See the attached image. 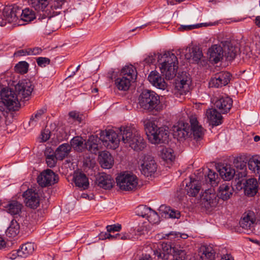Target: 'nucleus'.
<instances>
[{
	"label": "nucleus",
	"mask_w": 260,
	"mask_h": 260,
	"mask_svg": "<svg viewBox=\"0 0 260 260\" xmlns=\"http://www.w3.org/2000/svg\"><path fill=\"white\" fill-rule=\"evenodd\" d=\"M103 138V144L108 148L115 149L119 146L120 142L125 147H131L135 151H141L146 147V142L139 132L129 126H122L118 133L113 130L105 132Z\"/></svg>",
	"instance_id": "nucleus-1"
},
{
	"label": "nucleus",
	"mask_w": 260,
	"mask_h": 260,
	"mask_svg": "<svg viewBox=\"0 0 260 260\" xmlns=\"http://www.w3.org/2000/svg\"><path fill=\"white\" fill-rule=\"evenodd\" d=\"M189 122L191 128L188 124L184 122H179L172 127L174 137L178 141H183L192 133L194 139H199L203 137L204 132L201 125L199 124L196 115L189 116Z\"/></svg>",
	"instance_id": "nucleus-2"
},
{
	"label": "nucleus",
	"mask_w": 260,
	"mask_h": 260,
	"mask_svg": "<svg viewBox=\"0 0 260 260\" xmlns=\"http://www.w3.org/2000/svg\"><path fill=\"white\" fill-rule=\"evenodd\" d=\"M121 229V225L119 224L108 225L106 226V232H102L99 234V239L105 240L107 239L111 240L122 241L126 242L129 240L134 241L138 238V235L134 231L132 232H121L120 233L114 234L116 232H119Z\"/></svg>",
	"instance_id": "nucleus-3"
},
{
	"label": "nucleus",
	"mask_w": 260,
	"mask_h": 260,
	"mask_svg": "<svg viewBox=\"0 0 260 260\" xmlns=\"http://www.w3.org/2000/svg\"><path fill=\"white\" fill-rule=\"evenodd\" d=\"M158 61L160 64L161 73L167 79H172L176 75L178 69V59L176 55L168 51L162 55L159 54Z\"/></svg>",
	"instance_id": "nucleus-4"
},
{
	"label": "nucleus",
	"mask_w": 260,
	"mask_h": 260,
	"mask_svg": "<svg viewBox=\"0 0 260 260\" xmlns=\"http://www.w3.org/2000/svg\"><path fill=\"white\" fill-rule=\"evenodd\" d=\"M146 134L152 144L164 142L169 137L168 131L164 127H157L155 123L150 120L144 121Z\"/></svg>",
	"instance_id": "nucleus-5"
},
{
	"label": "nucleus",
	"mask_w": 260,
	"mask_h": 260,
	"mask_svg": "<svg viewBox=\"0 0 260 260\" xmlns=\"http://www.w3.org/2000/svg\"><path fill=\"white\" fill-rule=\"evenodd\" d=\"M140 106L149 112L159 111L162 109L160 104L159 96L155 92L144 90L139 98Z\"/></svg>",
	"instance_id": "nucleus-6"
},
{
	"label": "nucleus",
	"mask_w": 260,
	"mask_h": 260,
	"mask_svg": "<svg viewBox=\"0 0 260 260\" xmlns=\"http://www.w3.org/2000/svg\"><path fill=\"white\" fill-rule=\"evenodd\" d=\"M137 75V71L134 67L125 66L121 70L120 76L115 80L116 87L119 90H127L131 85V82L136 80Z\"/></svg>",
	"instance_id": "nucleus-7"
},
{
	"label": "nucleus",
	"mask_w": 260,
	"mask_h": 260,
	"mask_svg": "<svg viewBox=\"0 0 260 260\" xmlns=\"http://www.w3.org/2000/svg\"><path fill=\"white\" fill-rule=\"evenodd\" d=\"M159 246L160 247L154 250V254L158 258H168L166 257L167 255H172L174 260L185 259L186 253L184 250L179 249L175 246H172V245H159Z\"/></svg>",
	"instance_id": "nucleus-8"
},
{
	"label": "nucleus",
	"mask_w": 260,
	"mask_h": 260,
	"mask_svg": "<svg viewBox=\"0 0 260 260\" xmlns=\"http://www.w3.org/2000/svg\"><path fill=\"white\" fill-rule=\"evenodd\" d=\"M117 185L121 190L131 191L135 189L138 185L137 177L130 173H123L116 178Z\"/></svg>",
	"instance_id": "nucleus-9"
},
{
	"label": "nucleus",
	"mask_w": 260,
	"mask_h": 260,
	"mask_svg": "<svg viewBox=\"0 0 260 260\" xmlns=\"http://www.w3.org/2000/svg\"><path fill=\"white\" fill-rule=\"evenodd\" d=\"M191 83V79L188 74L186 72L179 74L175 82L173 93L177 96L186 94L190 89Z\"/></svg>",
	"instance_id": "nucleus-10"
},
{
	"label": "nucleus",
	"mask_w": 260,
	"mask_h": 260,
	"mask_svg": "<svg viewBox=\"0 0 260 260\" xmlns=\"http://www.w3.org/2000/svg\"><path fill=\"white\" fill-rule=\"evenodd\" d=\"M2 102L10 110L16 111L18 109L20 104L18 96L13 90L9 88H4L1 92Z\"/></svg>",
	"instance_id": "nucleus-11"
},
{
	"label": "nucleus",
	"mask_w": 260,
	"mask_h": 260,
	"mask_svg": "<svg viewBox=\"0 0 260 260\" xmlns=\"http://www.w3.org/2000/svg\"><path fill=\"white\" fill-rule=\"evenodd\" d=\"M256 216L255 213L251 210L245 212L239 221L240 226L246 232H251L256 224Z\"/></svg>",
	"instance_id": "nucleus-12"
},
{
	"label": "nucleus",
	"mask_w": 260,
	"mask_h": 260,
	"mask_svg": "<svg viewBox=\"0 0 260 260\" xmlns=\"http://www.w3.org/2000/svg\"><path fill=\"white\" fill-rule=\"evenodd\" d=\"M141 173L145 176H150L157 169L156 164L153 158L150 155H143L139 161Z\"/></svg>",
	"instance_id": "nucleus-13"
},
{
	"label": "nucleus",
	"mask_w": 260,
	"mask_h": 260,
	"mask_svg": "<svg viewBox=\"0 0 260 260\" xmlns=\"http://www.w3.org/2000/svg\"><path fill=\"white\" fill-rule=\"evenodd\" d=\"M59 178L51 170L47 169L43 171L38 177L37 182L42 187L52 185L57 183Z\"/></svg>",
	"instance_id": "nucleus-14"
},
{
	"label": "nucleus",
	"mask_w": 260,
	"mask_h": 260,
	"mask_svg": "<svg viewBox=\"0 0 260 260\" xmlns=\"http://www.w3.org/2000/svg\"><path fill=\"white\" fill-rule=\"evenodd\" d=\"M21 13V8L17 5L6 7L3 12V18H0V21L4 22L5 25L6 22L12 23L16 22Z\"/></svg>",
	"instance_id": "nucleus-15"
},
{
	"label": "nucleus",
	"mask_w": 260,
	"mask_h": 260,
	"mask_svg": "<svg viewBox=\"0 0 260 260\" xmlns=\"http://www.w3.org/2000/svg\"><path fill=\"white\" fill-rule=\"evenodd\" d=\"M231 75L228 72H221L214 75L210 79L209 85L210 87L219 88L227 85L231 80Z\"/></svg>",
	"instance_id": "nucleus-16"
},
{
	"label": "nucleus",
	"mask_w": 260,
	"mask_h": 260,
	"mask_svg": "<svg viewBox=\"0 0 260 260\" xmlns=\"http://www.w3.org/2000/svg\"><path fill=\"white\" fill-rule=\"evenodd\" d=\"M15 89L18 92V96L25 100L30 96L34 90V86L29 80H23L16 85Z\"/></svg>",
	"instance_id": "nucleus-17"
},
{
	"label": "nucleus",
	"mask_w": 260,
	"mask_h": 260,
	"mask_svg": "<svg viewBox=\"0 0 260 260\" xmlns=\"http://www.w3.org/2000/svg\"><path fill=\"white\" fill-rule=\"evenodd\" d=\"M219 198L214 190L210 189L206 190L203 193L201 201L202 205L207 209L215 207L218 204Z\"/></svg>",
	"instance_id": "nucleus-18"
},
{
	"label": "nucleus",
	"mask_w": 260,
	"mask_h": 260,
	"mask_svg": "<svg viewBox=\"0 0 260 260\" xmlns=\"http://www.w3.org/2000/svg\"><path fill=\"white\" fill-rule=\"evenodd\" d=\"M95 183L100 187L107 190L113 187L114 180L110 175L101 173L96 176Z\"/></svg>",
	"instance_id": "nucleus-19"
},
{
	"label": "nucleus",
	"mask_w": 260,
	"mask_h": 260,
	"mask_svg": "<svg viewBox=\"0 0 260 260\" xmlns=\"http://www.w3.org/2000/svg\"><path fill=\"white\" fill-rule=\"evenodd\" d=\"M23 197L26 205L31 208H36L40 204V199L38 193L31 190L28 189L25 191Z\"/></svg>",
	"instance_id": "nucleus-20"
},
{
	"label": "nucleus",
	"mask_w": 260,
	"mask_h": 260,
	"mask_svg": "<svg viewBox=\"0 0 260 260\" xmlns=\"http://www.w3.org/2000/svg\"><path fill=\"white\" fill-rule=\"evenodd\" d=\"M233 104L232 99L229 96H221L215 102V106L220 111V113L225 114L229 112Z\"/></svg>",
	"instance_id": "nucleus-21"
},
{
	"label": "nucleus",
	"mask_w": 260,
	"mask_h": 260,
	"mask_svg": "<svg viewBox=\"0 0 260 260\" xmlns=\"http://www.w3.org/2000/svg\"><path fill=\"white\" fill-rule=\"evenodd\" d=\"M258 182L255 178L247 179L244 183V193L248 197L254 196L258 191Z\"/></svg>",
	"instance_id": "nucleus-22"
},
{
	"label": "nucleus",
	"mask_w": 260,
	"mask_h": 260,
	"mask_svg": "<svg viewBox=\"0 0 260 260\" xmlns=\"http://www.w3.org/2000/svg\"><path fill=\"white\" fill-rule=\"evenodd\" d=\"M200 257L202 260H214L216 251L211 245H202L199 249Z\"/></svg>",
	"instance_id": "nucleus-23"
},
{
	"label": "nucleus",
	"mask_w": 260,
	"mask_h": 260,
	"mask_svg": "<svg viewBox=\"0 0 260 260\" xmlns=\"http://www.w3.org/2000/svg\"><path fill=\"white\" fill-rule=\"evenodd\" d=\"M206 116L210 124L217 126L222 122V117L221 113L215 109H209L207 110Z\"/></svg>",
	"instance_id": "nucleus-24"
},
{
	"label": "nucleus",
	"mask_w": 260,
	"mask_h": 260,
	"mask_svg": "<svg viewBox=\"0 0 260 260\" xmlns=\"http://www.w3.org/2000/svg\"><path fill=\"white\" fill-rule=\"evenodd\" d=\"M149 81L158 89L164 90L167 87V83L158 73L152 71L148 77Z\"/></svg>",
	"instance_id": "nucleus-25"
},
{
	"label": "nucleus",
	"mask_w": 260,
	"mask_h": 260,
	"mask_svg": "<svg viewBox=\"0 0 260 260\" xmlns=\"http://www.w3.org/2000/svg\"><path fill=\"white\" fill-rule=\"evenodd\" d=\"M208 53L210 60L215 63L218 62L223 57V49L220 45H212L209 48Z\"/></svg>",
	"instance_id": "nucleus-26"
},
{
	"label": "nucleus",
	"mask_w": 260,
	"mask_h": 260,
	"mask_svg": "<svg viewBox=\"0 0 260 260\" xmlns=\"http://www.w3.org/2000/svg\"><path fill=\"white\" fill-rule=\"evenodd\" d=\"M99 160L101 166L104 169H110L114 164L113 158L107 151H103L100 153Z\"/></svg>",
	"instance_id": "nucleus-27"
},
{
	"label": "nucleus",
	"mask_w": 260,
	"mask_h": 260,
	"mask_svg": "<svg viewBox=\"0 0 260 260\" xmlns=\"http://www.w3.org/2000/svg\"><path fill=\"white\" fill-rule=\"evenodd\" d=\"M233 188L229 183L220 185L218 189L217 196L223 201L229 199L233 193Z\"/></svg>",
	"instance_id": "nucleus-28"
},
{
	"label": "nucleus",
	"mask_w": 260,
	"mask_h": 260,
	"mask_svg": "<svg viewBox=\"0 0 260 260\" xmlns=\"http://www.w3.org/2000/svg\"><path fill=\"white\" fill-rule=\"evenodd\" d=\"M221 43L225 49L227 48V50H225L226 59L230 61L233 60L239 52V48L234 46L231 42L229 41L222 42Z\"/></svg>",
	"instance_id": "nucleus-29"
},
{
	"label": "nucleus",
	"mask_w": 260,
	"mask_h": 260,
	"mask_svg": "<svg viewBox=\"0 0 260 260\" xmlns=\"http://www.w3.org/2000/svg\"><path fill=\"white\" fill-rule=\"evenodd\" d=\"M186 51L188 52L185 53V57L187 60L198 62L203 56L202 51L197 47L186 48Z\"/></svg>",
	"instance_id": "nucleus-30"
},
{
	"label": "nucleus",
	"mask_w": 260,
	"mask_h": 260,
	"mask_svg": "<svg viewBox=\"0 0 260 260\" xmlns=\"http://www.w3.org/2000/svg\"><path fill=\"white\" fill-rule=\"evenodd\" d=\"M248 168L252 173L258 176L260 183V157L257 156H252L248 160Z\"/></svg>",
	"instance_id": "nucleus-31"
},
{
	"label": "nucleus",
	"mask_w": 260,
	"mask_h": 260,
	"mask_svg": "<svg viewBox=\"0 0 260 260\" xmlns=\"http://www.w3.org/2000/svg\"><path fill=\"white\" fill-rule=\"evenodd\" d=\"M74 180L76 186L82 189H85L89 186L88 178L84 173H76L74 177Z\"/></svg>",
	"instance_id": "nucleus-32"
},
{
	"label": "nucleus",
	"mask_w": 260,
	"mask_h": 260,
	"mask_svg": "<svg viewBox=\"0 0 260 260\" xmlns=\"http://www.w3.org/2000/svg\"><path fill=\"white\" fill-rule=\"evenodd\" d=\"M219 175L222 179L225 180H230L233 178L235 174V169L230 165L222 166L218 169Z\"/></svg>",
	"instance_id": "nucleus-33"
},
{
	"label": "nucleus",
	"mask_w": 260,
	"mask_h": 260,
	"mask_svg": "<svg viewBox=\"0 0 260 260\" xmlns=\"http://www.w3.org/2000/svg\"><path fill=\"white\" fill-rule=\"evenodd\" d=\"M71 150L70 144L63 143L57 148L54 153L58 160H62L69 155Z\"/></svg>",
	"instance_id": "nucleus-34"
},
{
	"label": "nucleus",
	"mask_w": 260,
	"mask_h": 260,
	"mask_svg": "<svg viewBox=\"0 0 260 260\" xmlns=\"http://www.w3.org/2000/svg\"><path fill=\"white\" fill-rule=\"evenodd\" d=\"M98 141V137L92 135L89 137L88 140L84 143V147L91 153L96 154L99 150Z\"/></svg>",
	"instance_id": "nucleus-35"
},
{
	"label": "nucleus",
	"mask_w": 260,
	"mask_h": 260,
	"mask_svg": "<svg viewBox=\"0 0 260 260\" xmlns=\"http://www.w3.org/2000/svg\"><path fill=\"white\" fill-rule=\"evenodd\" d=\"M5 208L9 213L14 215L21 212L22 205L18 201H13L10 202Z\"/></svg>",
	"instance_id": "nucleus-36"
},
{
	"label": "nucleus",
	"mask_w": 260,
	"mask_h": 260,
	"mask_svg": "<svg viewBox=\"0 0 260 260\" xmlns=\"http://www.w3.org/2000/svg\"><path fill=\"white\" fill-rule=\"evenodd\" d=\"M160 156L167 162H172L175 158L174 150L170 147H163L160 150Z\"/></svg>",
	"instance_id": "nucleus-37"
},
{
	"label": "nucleus",
	"mask_w": 260,
	"mask_h": 260,
	"mask_svg": "<svg viewBox=\"0 0 260 260\" xmlns=\"http://www.w3.org/2000/svg\"><path fill=\"white\" fill-rule=\"evenodd\" d=\"M29 5L38 12H44L49 4V0H29Z\"/></svg>",
	"instance_id": "nucleus-38"
},
{
	"label": "nucleus",
	"mask_w": 260,
	"mask_h": 260,
	"mask_svg": "<svg viewBox=\"0 0 260 260\" xmlns=\"http://www.w3.org/2000/svg\"><path fill=\"white\" fill-rule=\"evenodd\" d=\"M34 250V245H21L17 250V255L21 257H26L31 254Z\"/></svg>",
	"instance_id": "nucleus-39"
},
{
	"label": "nucleus",
	"mask_w": 260,
	"mask_h": 260,
	"mask_svg": "<svg viewBox=\"0 0 260 260\" xmlns=\"http://www.w3.org/2000/svg\"><path fill=\"white\" fill-rule=\"evenodd\" d=\"M20 19L25 22H29L33 20L36 18L34 12L29 9L26 8L24 10L21 9V13L19 15Z\"/></svg>",
	"instance_id": "nucleus-40"
},
{
	"label": "nucleus",
	"mask_w": 260,
	"mask_h": 260,
	"mask_svg": "<svg viewBox=\"0 0 260 260\" xmlns=\"http://www.w3.org/2000/svg\"><path fill=\"white\" fill-rule=\"evenodd\" d=\"M20 226L15 220H12L11 222L10 226L8 228L6 231V234L9 237H15L19 232Z\"/></svg>",
	"instance_id": "nucleus-41"
},
{
	"label": "nucleus",
	"mask_w": 260,
	"mask_h": 260,
	"mask_svg": "<svg viewBox=\"0 0 260 260\" xmlns=\"http://www.w3.org/2000/svg\"><path fill=\"white\" fill-rule=\"evenodd\" d=\"M159 211L168 215L169 217L172 218H179L180 216V212L178 211L171 209L170 207L165 205H161Z\"/></svg>",
	"instance_id": "nucleus-42"
},
{
	"label": "nucleus",
	"mask_w": 260,
	"mask_h": 260,
	"mask_svg": "<svg viewBox=\"0 0 260 260\" xmlns=\"http://www.w3.org/2000/svg\"><path fill=\"white\" fill-rule=\"evenodd\" d=\"M187 188L186 189L187 193L189 196L195 197L199 192L200 188V186L196 185L194 181H190L189 185L186 184Z\"/></svg>",
	"instance_id": "nucleus-43"
},
{
	"label": "nucleus",
	"mask_w": 260,
	"mask_h": 260,
	"mask_svg": "<svg viewBox=\"0 0 260 260\" xmlns=\"http://www.w3.org/2000/svg\"><path fill=\"white\" fill-rule=\"evenodd\" d=\"M151 208L147 207L145 205H140L136 209V214L143 217L146 218L148 213L150 212Z\"/></svg>",
	"instance_id": "nucleus-44"
},
{
	"label": "nucleus",
	"mask_w": 260,
	"mask_h": 260,
	"mask_svg": "<svg viewBox=\"0 0 260 260\" xmlns=\"http://www.w3.org/2000/svg\"><path fill=\"white\" fill-rule=\"evenodd\" d=\"M28 63L26 61H20L15 66V71L19 73L25 74L28 71Z\"/></svg>",
	"instance_id": "nucleus-45"
},
{
	"label": "nucleus",
	"mask_w": 260,
	"mask_h": 260,
	"mask_svg": "<svg viewBox=\"0 0 260 260\" xmlns=\"http://www.w3.org/2000/svg\"><path fill=\"white\" fill-rule=\"evenodd\" d=\"M217 178L218 174L216 172L209 169L207 176H205L206 181L210 182L213 186L217 184L216 179H217Z\"/></svg>",
	"instance_id": "nucleus-46"
},
{
	"label": "nucleus",
	"mask_w": 260,
	"mask_h": 260,
	"mask_svg": "<svg viewBox=\"0 0 260 260\" xmlns=\"http://www.w3.org/2000/svg\"><path fill=\"white\" fill-rule=\"evenodd\" d=\"M83 140L81 137H75L70 141L71 147L81 149L83 148Z\"/></svg>",
	"instance_id": "nucleus-47"
},
{
	"label": "nucleus",
	"mask_w": 260,
	"mask_h": 260,
	"mask_svg": "<svg viewBox=\"0 0 260 260\" xmlns=\"http://www.w3.org/2000/svg\"><path fill=\"white\" fill-rule=\"evenodd\" d=\"M146 218L150 222L153 224L158 223L159 220L158 215L156 212L152 210L151 208Z\"/></svg>",
	"instance_id": "nucleus-48"
},
{
	"label": "nucleus",
	"mask_w": 260,
	"mask_h": 260,
	"mask_svg": "<svg viewBox=\"0 0 260 260\" xmlns=\"http://www.w3.org/2000/svg\"><path fill=\"white\" fill-rule=\"evenodd\" d=\"M58 159L56 157L55 154L47 155L46 157V161L48 166L50 168L54 167L56 163V160Z\"/></svg>",
	"instance_id": "nucleus-49"
},
{
	"label": "nucleus",
	"mask_w": 260,
	"mask_h": 260,
	"mask_svg": "<svg viewBox=\"0 0 260 260\" xmlns=\"http://www.w3.org/2000/svg\"><path fill=\"white\" fill-rule=\"evenodd\" d=\"M44 112V110L40 109L38 110L35 115H32L29 122V125H35Z\"/></svg>",
	"instance_id": "nucleus-50"
},
{
	"label": "nucleus",
	"mask_w": 260,
	"mask_h": 260,
	"mask_svg": "<svg viewBox=\"0 0 260 260\" xmlns=\"http://www.w3.org/2000/svg\"><path fill=\"white\" fill-rule=\"evenodd\" d=\"M38 65L41 67H44L47 64H49L50 62V60L47 57H40L36 59Z\"/></svg>",
	"instance_id": "nucleus-51"
},
{
	"label": "nucleus",
	"mask_w": 260,
	"mask_h": 260,
	"mask_svg": "<svg viewBox=\"0 0 260 260\" xmlns=\"http://www.w3.org/2000/svg\"><path fill=\"white\" fill-rule=\"evenodd\" d=\"M43 49L39 47L34 48H28V55H38L41 54L42 52Z\"/></svg>",
	"instance_id": "nucleus-52"
},
{
	"label": "nucleus",
	"mask_w": 260,
	"mask_h": 260,
	"mask_svg": "<svg viewBox=\"0 0 260 260\" xmlns=\"http://www.w3.org/2000/svg\"><path fill=\"white\" fill-rule=\"evenodd\" d=\"M28 55V48L25 49H22L18 50L15 52L14 54V56L15 57L22 56Z\"/></svg>",
	"instance_id": "nucleus-53"
},
{
	"label": "nucleus",
	"mask_w": 260,
	"mask_h": 260,
	"mask_svg": "<svg viewBox=\"0 0 260 260\" xmlns=\"http://www.w3.org/2000/svg\"><path fill=\"white\" fill-rule=\"evenodd\" d=\"M200 27L199 24H196V25H181L179 27L180 30H191L193 29L194 28H197Z\"/></svg>",
	"instance_id": "nucleus-54"
},
{
	"label": "nucleus",
	"mask_w": 260,
	"mask_h": 260,
	"mask_svg": "<svg viewBox=\"0 0 260 260\" xmlns=\"http://www.w3.org/2000/svg\"><path fill=\"white\" fill-rule=\"evenodd\" d=\"M168 237L169 236H174L175 238H181L182 239H186L188 237V235L185 234H181V233H173L171 232L169 234L167 235Z\"/></svg>",
	"instance_id": "nucleus-55"
},
{
	"label": "nucleus",
	"mask_w": 260,
	"mask_h": 260,
	"mask_svg": "<svg viewBox=\"0 0 260 260\" xmlns=\"http://www.w3.org/2000/svg\"><path fill=\"white\" fill-rule=\"evenodd\" d=\"M69 115L71 117L73 118L74 119L77 120L79 122H81V117H80L78 114V113L72 111L70 112Z\"/></svg>",
	"instance_id": "nucleus-56"
},
{
	"label": "nucleus",
	"mask_w": 260,
	"mask_h": 260,
	"mask_svg": "<svg viewBox=\"0 0 260 260\" xmlns=\"http://www.w3.org/2000/svg\"><path fill=\"white\" fill-rule=\"evenodd\" d=\"M41 136H42V140L44 142L47 141L50 138V135L48 133V131H47L46 133L42 132Z\"/></svg>",
	"instance_id": "nucleus-57"
},
{
	"label": "nucleus",
	"mask_w": 260,
	"mask_h": 260,
	"mask_svg": "<svg viewBox=\"0 0 260 260\" xmlns=\"http://www.w3.org/2000/svg\"><path fill=\"white\" fill-rule=\"evenodd\" d=\"M139 260H152L151 257L149 254H143Z\"/></svg>",
	"instance_id": "nucleus-58"
},
{
	"label": "nucleus",
	"mask_w": 260,
	"mask_h": 260,
	"mask_svg": "<svg viewBox=\"0 0 260 260\" xmlns=\"http://www.w3.org/2000/svg\"><path fill=\"white\" fill-rule=\"evenodd\" d=\"M221 260H234V258L230 254H226L224 255V257H222Z\"/></svg>",
	"instance_id": "nucleus-59"
},
{
	"label": "nucleus",
	"mask_w": 260,
	"mask_h": 260,
	"mask_svg": "<svg viewBox=\"0 0 260 260\" xmlns=\"http://www.w3.org/2000/svg\"><path fill=\"white\" fill-rule=\"evenodd\" d=\"M237 168H239L240 169L242 170L244 168V167L245 166V165L243 162H237V165L236 166Z\"/></svg>",
	"instance_id": "nucleus-60"
},
{
	"label": "nucleus",
	"mask_w": 260,
	"mask_h": 260,
	"mask_svg": "<svg viewBox=\"0 0 260 260\" xmlns=\"http://www.w3.org/2000/svg\"><path fill=\"white\" fill-rule=\"evenodd\" d=\"M7 243V239L4 236L0 235V244H6Z\"/></svg>",
	"instance_id": "nucleus-61"
},
{
	"label": "nucleus",
	"mask_w": 260,
	"mask_h": 260,
	"mask_svg": "<svg viewBox=\"0 0 260 260\" xmlns=\"http://www.w3.org/2000/svg\"><path fill=\"white\" fill-rule=\"evenodd\" d=\"M17 255V250L13 251L11 253V256H10V258L12 259H14L15 258H16Z\"/></svg>",
	"instance_id": "nucleus-62"
},
{
	"label": "nucleus",
	"mask_w": 260,
	"mask_h": 260,
	"mask_svg": "<svg viewBox=\"0 0 260 260\" xmlns=\"http://www.w3.org/2000/svg\"><path fill=\"white\" fill-rule=\"evenodd\" d=\"M63 251H69L71 250V248L68 247L67 245H64V246L60 248Z\"/></svg>",
	"instance_id": "nucleus-63"
},
{
	"label": "nucleus",
	"mask_w": 260,
	"mask_h": 260,
	"mask_svg": "<svg viewBox=\"0 0 260 260\" xmlns=\"http://www.w3.org/2000/svg\"><path fill=\"white\" fill-rule=\"evenodd\" d=\"M255 23L258 27H260V16L256 17L255 19Z\"/></svg>",
	"instance_id": "nucleus-64"
}]
</instances>
